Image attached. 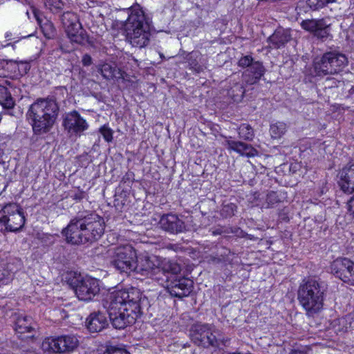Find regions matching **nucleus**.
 Wrapping results in <instances>:
<instances>
[{
    "instance_id": "nucleus-1",
    "label": "nucleus",
    "mask_w": 354,
    "mask_h": 354,
    "mask_svg": "<svg viewBox=\"0 0 354 354\" xmlns=\"http://www.w3.org/2000/svg\"><path fill=\"white\" fill-rule=\"evenodd\" d=\"M102 305L116 329H124L134 324L150 307L147 297L133 287L109 293Z\"/></svg>"
},
{
    "instance_id": "nucleus-2",
    "label": "nucleus",
    "mask_w": 354,
    "mask_h": 354,
    "mask_svg": "<svg viewBox=\"0 0 354 354\" xmlns=\"http://www.w3.org/2000/svg\"><path fill=\"white\" fill-rule=\"evenodd\" d=\"M104 232V218L90 211L79 212L64 227L62 235L73 245L84 244L99 239Z\"/></svg>"
},
{
    "instance_id": "nucleus-3",
    "label": "nucleus",
    "mask_w": 354,
    "mask_h": 354,
    "mask_svg": "<svg viewBox=\"0 0 354 354\" xmlns=\"http://www.w3.org/2000/svg\"><path fill=\"white\" fill-rule=\"evenodd\" d=\"M127 12L128 17L124 24L127 39L133 46H147L151 36V18L138 3L131 6Z\"/></svg>"
},
{
    "instance_id": "nucleus-4",
    "label": "nucleus",
    "mask_w": 354,
    "mask_h": 354,
    "mask_svg": "<svg viewBox=\"0 0 354 354\" xmlns=\"http://www.w3.org/2000/svg\"><path fill=\"white\" fill-rule=\"evenodd\" d=\"M59 111L58 104L53 97H39L29 106L26 119L35 134L46 133L55 123Z\"/></svg>"
},
{
    "instance_id": "nucleus-5",
    "label": "nucleus",
    "mask_w": 354,
    "mask_h": 354,
    "mask_svg": "<svg viewBox=\"0 0 354 354\" xmlns=\"http://www.w3.org/2000/svg\"><path fill=\"white\" fill-rule=\"evenodd\" d=\"M328 285L320 279L308 278L300 283L297 299L308 317H314L323 309Z\"/></svg>"
},
{
    "instance_id": "nucleus-6",
    "label": "nucleus",
    "mask_w": 354,
    "mask_h": 354,
    "mask_svg": "<svg viewBox=\"0 0 354 354\" xmlns=\"http://www.w3.org/2000/svg\"><path fill=\"white\" fill-rule=\"evenodd\" d=\"M65 281L80 301H91L100 292V280L91 276H82L75 272H69L65 276Z\"/></svg>"
},
{
    "instance_id": "nucleus-7",
    "label": "nucleus",
    "mask_w": 354,
    "mask_h": 354,
    "mask_svg": "<svg viewBox=\"0 0 354 354\" xmlns=\"http://www.w3.org/2000/svg\"><path fill=\"white\" fill-rule=\"evenodd\" d=\"M189 336L195 344L204 348L227 346L230 343V339L221 330L205 324L193 325L189 330Z\"/></svg>"
},
{
    "instance_id": "nucleus-8",
    "label": "nucleus",
    "mask_w": 354,
    "mask_h": 354,
    "mask_svg": "<svg viewBox=\"0 0 354 354\" xmlns=\"http://www.w3.org/2000/svg\"><path fill=\"white\" fill-rule=\"evenodd\" d=\"M348 63V58L344 54L333 50L317 57L313 61V68L316 75L325 76L339 73Z\"/></svg>"
},
{
    "instance_id": "nucleus-9",
    "label": "nucleus",
    "mask_w": 354,
    "mask_h": 354,
    "mask_svg": "<svg viewBox=\"0 0 354 354\" xmlns=\"http://www.w3.org/2000/svg\"><path fill=\"white\" fill-rule=\"evenodd\" d=\"M24 223V213L18 204H6L0 211L1 231L18 232L22 229Z\"/></svg>"
},
{
    "instance_id": "nucleus-10",
    "label": "nucleus",
    "mask_w": 354,
    "mask_h": 354,
    "mask_svg": "<svg viewBox=\"0 0 354 354\" xmlns=\"http://www.w3.org/2000/svg\"><path fill=\"white\" fill-rule=\"evenodd\" d=\"M136 251L131 245H120L115 249L111 261L113 266L120 273H132L136 259Z\"/></svg>"
},
{
    "instance_id": "nucleus-11",
    "label": "nucleus",
    "mask_w": 354,
    "mask_h": 354,
    "mask_svg": "<svg viewBox=\"0 0 354 354\" xmlns=\"http://www.w3.org/2000/svg\"><path fill=\"white\" fill-rule=\"evenodd\" d=\"M78 344L77 337L73 335L49 337L43 341L41 348L45 352L65 353L74 351Z\"/></svg>"
},
{
    "instance_id": "nucleus-12",
    "label": "nucleus",
    "mask_w": 354,
    "mask_h": 354,
    "mask_svg": "<svg viewBox=\"0 0 354 354\" xmlns=\"http://www.w3.org/2000/svg\"><path fill=\"white\" fill-rule=\"evenodd\" d=\"M157 263L158 257L156 256L151 257L145 253L136 255L132 273L151 278L155 281L160 280L162 282L164 279L160 278L157 274Z\"/></svg>"
},
{
    "instance_id": "nucleus-13",
    "label": "nucleus",
    "mask_w": 354,
    "mask_h": 354,
    "mask_svg": "<svg viewBox=\"0 0 354 354\" xmlns=\"http://www.w3.org/2000/svg\"><path fill=\"white\" fill-rule=\"evenodd\" d=\"M62 21L66 32L72 42L82 44L87 41V36L82 30V24L76 14L71 12H64Z\"/></svg>"
},
{
    "instance_id": "nucleus-14",
    "label": "nucleus",
    "mask_w": 354,
    "mask_h": 354,
    "mask_svg": "<svg viewBox=\"0 0 354 354\" xmlns=\"http://www.w3.org/2000/svg\"><path fill=\"white\" fill-rule=\"evenodd\" d=\"M302 29L310 32L316 39L326 41L332 35L330 34V23L327 18L308 19L300 23Z\"/></svg>"
},
{
    "instance_id": "nucleus-15",
    "label": "nucleus",
    "mask_w": 354,
    "mask_h": 354,
    "mask_svg": "<svg viewBox=\"0 0 354 354\" xmlns=\"http://www.w3.org/2000/svg\"><path fill=\"white\" fill-rule=\"evenodd\" d=\"M331 272L343 282L354 286V262L348 258H338L330 266Z\"/></svg>"
},
{
    "instance_id": "nucleus-16",
    "label": "nucleus",
    "mask_w": 354,
    "mask_h": 354,
    "mask_svg": "<svg viewBox=\"0 0 354 354\" xmlns=\"http://www.w3.org/2000/svg\"><path fill=\"white\" fill-rule=\"evenodd\" d=\"M160 285L165 287L171 296L178 298L188 296L193 288V281L191 279L177 276Z\"/></svg>"
},
{
    "instance_id": "nucleus-17",
    "label": "nucleus",
    "mask_w": 354,
    "mask_h": 354,
    "mask_svg": "<svg viewBox=\"0 0 354 354\" xmlns=\"http://www.w3.org/2000/svg\"><path fill=\"white\" fill-rule=\"evenodd\" d=\"M62 125L64 129L73 136H80L88 128V124L77 111L65 113L63 116Z\"/></svg>"
},
{
    "instance_id": "nucleus-18",
    "label": "nucleus",
    "mask_w": 354,
    "mask_h": 354,
    "mask_svg": "<svg viewBox=\"0 0 354 354\" xmlns=\"http://www.w3.org/2000/svg\"><path fill=\"white\" fill-rule=\"evenodd\" d=\"M157 265V274L164 279L162 282L160 280H156L160 285L164 284L169 279L177 276L181 271L180 266L176 261L169 259L158 257Z\"/></svg>"
},
{
    "instance_id": "nucleus-19",
    "label": "nucleus",
    "mask_w": 354,
    "mask_h": 354,
    "mask_svg": "<svg viewBox=\"0 0 354 354\" xmlns=\"http://www.w3.org/2000/svg\"><path fill=\"white\" fill-rule=\"evenodd\" d=\"M15 326L18 337L22 339L33 337L37 328L32 318L24 314L17 315Z\"/></svg>"
},
{
    "instance_id": "nucleus-20",
    "label": "nucleus",
    "mask_w": 354,
    "mask_h": 354,
    "mask_svg": "<svg viewBox=\"0 0 354 354\" xmlns=\"http://www.w3.org/2000/svg\"><path fill=\"white\" fill-rule=\"evenodd\" d=\"M160 227L170 234H178L185 230V222L177 215L167 214L161 216L159 221Z\"/></svg>"
},
{
    "instance_id": "nucleus-21",
    "label": "nucleus",
    "mask_w": 354,
    "mask_h": 354,
    "mask_svg": "<svg viewBox=\"0 0 354 354\" xmlns=\"http://www.w3.org/2000/svg\"><path fill=\"white\" fill-rule=\"evenodd\" d=\"M338 0H306L298 1L295 10L297 15L307 14L310 11H319L328 4L337 2Z\"/></svg>"
},
{
    "instance_id": "nucleus-22",
    "label": "nucleus",
    "mask_w": 354,
    "mask_h": 354,
    "mask_svg": "<svg viewBox=\"0 0 354 354\" xmlns=\"http://www.w3.org/2000/svg\"><path fill=\"white\" fill-rule=\"evenodd\" d=\"M338 0H306L298 1L295 10L297 15L307 14L310 11H319L328 4L337 2Z\"/></svg>"
},
{
    "instance_id": "nucleus-23",
    "label": "nucleus",
    "mask_w": 354,
    "mask_h": 354,
    "mask_svg": "<svg viewBox=\"0 0 354 354\" xmlns=\"http://www.w3.org/2000/svg\"><path fill=\"white\" fill-rule=\"evenodd\" d=\"M266 69L259 61H254L242 75L243 80L246 84L253 85L257 84L263 76Z\"/></svg>"
},
{
    "instance_id": "nucleus-24",
    "label": "nucleus",
    "mask_w": 354,
    "mask_h": 354,
    "mask_svg": "<svg viewBox=\"0 0 354 354\" xmlns=\"http://www.w3.org/2000/svg\"><path fill=\"white\" fill-rule=\"evenodd\" d=\"M108 320L106 315L100 312H93L90 314L86 321V325L91 333H97L108 326Z\"/></svg>"
},
{
    "instance_id": "nucleus-25",
    "label": "nucleus",
    "mask_w": 354,
    "mask_h": 354,
    "mask_svg": "<svg viewBox=\"0 0 354 354\" xmlns=\"http://www.w3.org/2000/svg\"><path fill=\"white\" fill-rule=\"evenodd\" d=\"M339 186L345 193L354 192V164L346 166L339 172Z\"/></svg>"
},
{
    "instance_id": "nucleus-26",
    "label": "nucleus",
    "mask_w": 354,
    "mask_h": 354,
    "mask_svg": "<svg viewBox=\"0 0 354 354\" xmlns=\"http://www.w3.org/2000/svg\"><path fill=\"white\" fill-rule=\"evenodd\" d=\"M229 149L236 151L241 156L247 157H254L258 155V151L251 145L246 144L241 141H236L229 137L225 140Z\"/></svg>"
},
{
    "instance_id": "nucleus-27",
    "label": "nucleus",
    "mask_w": 354,
    "mask_h": 354,
    "mask_svg": "<svg viewBox=\"0 0 354 354\" xmlns=\"http://www.w3.org/2000/svg\"><path fill=\"white\" fill-rule=\"evenodd\" d=\"M291 39L292 37L289 30L278 28L268 38V42L271 48L279 49L284 47Z\"/></svg>"
},
{
    "instance_id": "nucleus-28",
    "label": "nucleus",
    "mask_w": 354,
    "mask_h": 354,
    "mask_svg": "<svg viewBox=\"0 0 354 354\" xmlns=\"http://www.w3.org/2000/svg\"><path fill=\"white\" fill-rule=\"evenodd\" d=\"M230 82H232V86L227 89V95L234 101L241 100L245 94V88L240 82V77L239 74H233L230 77Z\"/></svg>"
},
{
    "instance_id": "nucleus-29",
    "label": "nucleus",
    "mask_w": 354,
    "mask_h": 354,
    "mask_svg": "<svg viewBox=\"0 0 354 354\" xmlns=\"http://www.w3.org/2000/svg\"><path fill=\"white\" fill-rule=\"evenodd\" d=\"M32 12L35 18L36 19L37 23L39 24L41 30L44 35V37L47 39H52L55 37L56 34V30L54 27L53 24L51 21H46L44 23H41V19L39 17V12L35 8L32 9Z\"/></svg>"
},
{
    "instance_id": "nucleus-30",
    "label": "nucleus",
    "mask_w": 354,
    "mask_h": 354,
    "mask_svg": "<svg viewBox=\"0 0 354 354\" xmlns=\"http://www.w3.org/2000/svg\"><path fill=\"white\" fill-rule=\"evenodd\" d=\"M100 71L103 77L106 80L122 77L121 70L115 64L104 63L100 66Z\"/></svg>"
},
{
    "instance_id": "nucleus-31",
    "label": "nucleus",
    "mask_w": 354,
    "mask_h": 354,
    "mask_svg": "<svg viewBox=\"0 0 354 354\" xmlns=\"http://www.w3.org/2000/svg\"><path fill=\"white\" fill-rule=\"evenodd\" d=\"M19 70V63L13 60L0 61V76L7 77Z\"/></svg>"
},
{
    "instance_id": "nucleus-32",
    "label": "nucleus",
    "mask_w": 354,
    "mask_h": 354,
    "mask_svg": "<svg viewBox=\"0 0 354 354\" xmlns=\"http://www.w3.org/2000/svg\"><path fill=\"white\" fill-rule=\"evenodd\" d=\"M0 104L4 109H12L15 106V101L11 93L8 91L7 87L0 85Z\"/></svg>"
},
{
    "instance_id": "nucleus-33",
    "label": "nucleus",
    "mask_w": 354,
    "mask_h": 354,
    "mask_svg": "<svg viewBox=\"0 0 354 354\" xmlns=\"http://www.w3.org/2000/svg\"><path fill=\"white\" fill-rule=\"evenodd\" d=\"M201 55L198 51H192L186 55V60L189 66L193 71L200 73L203 71V66L199 64Z\"/></svg>"
},
{
    "instance_id": "nucleus-34",
    "label": "nucleus",
    "mask_w": 354,
    "mask_h": 354,
    "mask_svg": "<svg viewBox=\"0 0 354 354\" xmlns=\"http://www.w3.org/2000/svg\"><path fill=\"white\" fill-rule=\"evenodd\" d=\"M239 138L245 141H252L254 138V131L253 128L248 124H241L237 128Z\"/></svg>"
},
{
    "instance_id": "nucleus-35",
    "label": "nucleus",
    "mask_w": 354,
    "mask_h": 354,
    "mask_svg": "<svg viewBox=\"0 0 354 354\" xmlns=\"http://www.w3.org/2000/svg\"><path fill=\"white\" fill-rule=\"evenodd\" d=\"M286 124L282 122H277L272 124L270 127V136L272 138H280L286 131Z\"/></svg>"
},
{
    "instance_id": "nucleus-36",
    "label": "nucleus",
    "mask_w": 354,
    "mask_h": 354,
    "mask_svg": "<svg viewBox=\"0 0 354 354\" xmlns=\"http://www.w3.org/2000/svg\"><path fill=\"white\" fill-rule=\"evenodd\" d=\"M339 323L345 330L354 329V310L339 319Z\"/></svg>"
},
{
    "instance_id": "nucleus-37",
    "label": "nucleus",
    "mask_w": 354,
    "mask_h": 354,
    "mask_svg": "<svg viewBox=\"0 0 354 354\" xmlns=\"http://www.w3.org/2000/svg\"><path fill=\"white\" fill-rule=\"evenodd\" d=\"M46 8L53 12H57L62 10L64 3L61 0H43Z\"/></svg>"
},
{
    "instance_id": "nucleus-38",
    "label": "nucleus",
    "mask_w": 354,
    "mask_h": 354,
    "mask_svg": "<svg viewBox=\"0 0 354 354\" xmlns=\"http://www.w3.org/2000/svg\"><path fill=\"white\" fill-rule=\"evenodd\" d=\"M237 206L232 203L224 204L221 209V215L224 218H230L234 215Z\"/></svg>"
},
{
    "instance_id": "nucleus-39",
    "label": "nucleus",
    "mask_w": 354,
    "mask_h": 354,
    "mask_svg": "<svg viewBox=\"0 0 354 354\" xmlns=\"http://www.w3.org/2000/svg\"><path fill=\"white\" fill-rule=\"evenodd\" d=\"M12 272L6 268L4 265H0V283L6 284L12 280Z\"/></svg>"
},
{
    "instance_id": "nucleus-40",
    "label": "nucleus",
    "mask_w": 354,
    "mask_h": 354,
    "mask_svg": "<svg viewBox=\"0 0 354 354\" xmlns=\"http://www.w3.org/2000/svg\"><path fill=\"white\" fill-rule=\"evenodd\" d=\"M100 132L106 142H110L112 141L113 131L107 125H103L100 129Z\"/></svg>"
},
{
    "instance_id": "nucleus-41",
    "label": "nucleus",
    "mask_w": 354,
    "mask_h": 354,
    "mask_svg": "<svg viewBox=\"0 0 354 354\" xmlns=\"http://www.w3.org/2000/svg\"><path fill=\"white\" fill-rule=\"evenodd\" d=\"M254 60L250 55L242 56L238 62V66L243 68H248Z\"/></svg>"
},
{
    "instance_id": "nucleus-42",
    "label": "nucleus",
    "mask_w": 354,
    "mask_h": 354,
    "mask_svg": "<svg viewBox=\"0 0 354 354\" xmlns=\"http://www.w3.org/2000/svg\"><path fill=\"white\" fill-rule=\"evenodd\" d=\"M70 198L73 200H75L77 202L81 201L83 198L86 197V193L84 191L78 189L77 191H71L68 194Z\"/></svg>"
},
{
    "instance_id": "nucleus-43",
    "label": "nucleus",
    "mask_w": 354,
    "mask_h": 354,
    "mask_svg": "<svg viewBox=\"0 0 354 354\" xmlns=\"http://www.w3.org/2000/svg\"><path fill=\"white\" fill-rule=\"evenodd\" d=\"M104 354H130L125 348L111 346L106 348Z\"/></svg>"
},
{
    "instance_id": "nucleus-44",
    "label": "nucleus",
    "mask_w": 354,
    "mask_h": 354,
    "mask_svg": "<svg viewBox=\"0 0 354 354\" xmlns=\"http://www.w3.org/2000/svg\"><path fill=\"white\" fill-rule=\"evenodd\" d=\"M279 201L277 194L274 192H271L267 195L266 202L268 206L273 205Z\"/></svg>"
},
{
    "instance_id": "nucleus-45",
    "label": "nucleus",
    "mask_w": 354,
    "mask_h": 354,
    "mask_svg": "<svg viewBox=\"0 0 354 354\" xmlns=\"http://www.w3.org/2000/svg\"><path fill=\"white\" fill-rule=\"evenodd\" d=\"M82 63L84 66H89L93 64V59L88 54H84L82 58Z\"/></svg>"
},
{
    "instance_id": "nucleus-46",
    "label": "nucleus",
    "mask_w": 354,
    "mask_h": 354,
    "mask_svg": "<svg viewBox=\"0 0 354 354\" xmlns=\"http://www.w3.org/2000/svg\"><path fill=\"white\" fill-rule=\"evenodd\" d=\"M134 180V174L132 171H128L126 173V174L123 176L122 181L125 183H131L133 182Z\"/></svg>"
},
{
    "instance_id": "nucleus-47",
    "label": "nucleus",
    "mask_w": 354,
    "mask_h": 354,
    "mask_svg": "<svg viewBox=\"0 0 354 354\" xmlns=\"http://www.w3.org/2000/svg\"><path fill=\"white\" fill-rule=\"evenodd\" d=\"M290 354H306V353L298 350H293L290 352Z\"/></svg>"
},
{
    "instance_id": "nucleus-48",
    "label": "nucleus",
    "mask_w": 354,
    "mask_h": 354,
    "mask_svg": "<svg viewBox=\"0 0 354 354\" xmlns=\"http://www.w3.org/2000/svg\"><path fill=\"white\" fill-rule=\"evenodd\" d=\"M349 94L352 95L354 94V85L351 88V89L348 91Z\"/></svg>"
},
{
    "instance_id": "nucleus-49",
    "label": "nucleus",
    "mask_w": 354,
    "mask_h": 354,
    "mask_svg": "<svg viewBox=\"0 0 354 354\" xmlns=\"http://www.w3.org/2000/svg\"><path fill=\"white\" fill-rule=\"evenodd\" d=\"M6 84H7L8 86H9L10 88H12V83H11L10 82H9V81H6Z\"/></svg>"
}]
</instances>
